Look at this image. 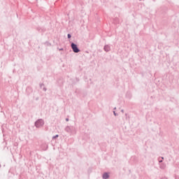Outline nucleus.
Returning <instances> with one entry per match:
<instances>
[{"mask_svg":"<svg viewBox=\"0 0 179 179\" xmlns=\"http://www.w3.org/2000/svg\"><path fill=\"white\" fill-rule=\"evenodd\" d=\"M71 37H72V35H71V34H67V38H71Z\"/></svg>","mask_w":179,"mask_h":179,"instance_id":"nucleus-11","label":"nucleus"},{"mask_svg":"<svg viewBox=\"0 0 179 179\" xmlns=\"http://www.w3.org/2000/svg\"><path fill=\"white\" fill-rule=\"evenodd\" d=\"M59 51H64V48L59 49Z\"/></svg>","mask_w":179,"mask_h":179,"instance_id":"nucleus-15","label":"nucleus"},{"mask_svg":"<svg viewBox=\"0 0 179 179\" xmlns=\"http://www.w3.org/2000/svg\"><path fill=\"white\" fill-rule=\"evenodd\" d=\"M71 47L72 50L76 53L78 54V52H80V49L78 47V45L73 42L71 43Z\"/></svg>","mask_w":179,"mask_h":179,"instance_id":"nucleus-2","label":"nucleus"},{"mask_svg":"<svg viewBox=\"0 0 179 179\" xmlns=\"http://www.w3.org/2000/svg\"><path fill=\"white\" fill-rule=\"evenodd\" d=\"M121 113H124V109H122V110H121Z\"/></svg>","mask_w":179,"mask_h":179,"instance_id":"nucleus-17","label":"nucleus"},{"mask_svg":"<svg viewBox=\"0 0 179 179\" xmlns=\"http://www.w3.org/2000/svg\"><path fill=\"white\" fill-rule=\"evenodd\" d=\"M114 23H115V24H120V19L118 17L114 18Z\"/></svg>","mask_w":179,"mask_h":179,"instance_id":"nucleus-7","label":"nucleus"},{"mask_svg":"<svg viewBox=\"0 0 179 179\" xmlns=\"http://www.w3.org/2000/svg\"><path fill=\"white\" fill-rule=\"evenodd\" d=\"M139 1H142V0H139Z\"/></svg>","mask_w":179,"mask_h":179,"instance_id":"nucleus-19","label":"nucleus"},{"mask_svg":"<svg viewBox=\"0 0 179 179\" xmlns=\"http://www.w3.org/2000/svg\"><path fill=\"white\" fill-rule=\"evenodd\" d=\"M58 136H59V135L56 134L55 136H54L52 137V139H53V140H54V139H57V138H58Z\"/></svg>","mask_w":179,"mask_h":179,"instance_id":"nucleus-10","label":"nucleus"},{"mask_svg":"<svg viewBox=\"0 0 179 179\" xmlns=\"http://www.w3.org/2000/svg\"><path fill=\"white\" fill-rule=\"evenodd\" d=\"M64 131L71 135H76V128L73 126L66 127Z\"/></svg>","mask_w":179,"mask_h":179,"instance_id":"nucleus-1","label":"nucleus"},{"mask_svg":"<svg viewBox=\"0 0 179 179\" xmlns=\"http://www.w3.org/2000/svg\"><path fill=\"white\" fill-rule=\"evenodd\" d=\"M43 86H44V83L40 84V87H43Z\"/></svg>","mask_w":179,"mask_h":179,"instance_id":"nucleus-14","label":"nucleus"},{"mask_svg":"<svg viewBox=\"0 0 179 179\" xmlns=\"http://www.w3.org/2000/svg\"><path fill=\"white\" fill-rule=\"evenodd\" d=\"M103 50L106 52H109V51H111V47L110 46V45H105L103 47Z\"/></svg>","mask_w":179,"mask_h":179,"instance_id":"nucleus-4","label":"nucleus"},{"mask_svg":"<svg viewBox=\"0 0 179 179\" xmlns=\"http://www.w3.org/2000/svg\"><path fill=\"white\" fill-rule=\"evenodd\" d=\"M45 45H46L47 47H51V43L46 41L45 42Z\"/></svg>","mask_w":179,"mask_h":179,"instance_id":"nucleus-9","label":"nucleus"},{"mask_svg":"<svg viewBox=\"0 0 179 179\" xmlns=\"http://www.w3.org/2000/svg\"><path fill=\"white\" fill-rule=\"evenodd\" d=\"M44 126V120L43 119H38L35 122V127L36 128H41Z\"/></svg>","mask_w":179,"mask_h":179,"instance_id":"nucleus-3","label":"nucleus"},{"mask_svg":"<svg viewBox=\"0 0 179 179\" xmlns=\"http://www.w3.org/2000/svg\"><path fill=\"white\" fill-rule=\"evenodd\" d=\"M114 110H117V108H114Z\"/></svg>","mask_w":179,"mask_h":179,"instance_id":"nucleus-18","label":"nucleus"},{"mask_svg":"<svg viewBox=\"0 0 179 179\" xmlns=\"http://www.w3.org/2000/svg\"><path fill=\"white\" fill-rule=\"evenodd\" d=\"M113 115H115V117H117V115H118V114L115 113V111H113Z\"/></svg>","mask_w":179,"mask_h":179,"instance_id":"nucleus-12","label":"nucleus"},{"mask_svg":"<svg viewBox=\"0 0 179 179\" xmlns=\"http://www.w3.org/2000/svg\"><path fill=\"white\" fill-rule=\"evenodd\" d=\"M66 121L68 122V121H69V118H66Z\"/></svg>","mask_w":179,"mask_h":179,"instance_id":"nucleus-16","label":"nucleus"},{"mask_svg":"<svg viewBox=\"0 0 179 179\" xmlns=\"http://www.w3.org/2000/svg\"><path fill=\"white\" fill-rule=\"evenodd\" d=\"M163 160H164V157H163L158 158L159 163H163Z\"/></svg>","mask_w":179,"mask_h":179,"instance_id":"nucleus-8","label":"nucleus"},{"mask_svg":"<svg viewBox=\"0 0 179 179\" xmlns=\"http://www.w3.org/2000/svg\"><path fill=\"white\" fill-rule=\"evenodd\" d=\"M102 178L108 179V178H110V175L108 174V173L105 172V173H103V174L102 176Z\"/></svg>","mask_w":179,"mask_h":179,"instance_id":"nucleus-5","label":"nucleus"},{"mask_svg":"<svg viewBox=\"0 0 179 179\" xmlns=\"http://www.w3.org/2000/svg\"><path fill=\"white\" fill-rule=\"evenodd\" d=\"M159 169H162V170H164L166 169V164L162 163L159 165Z\"/></svg>","mask_w":179,"mask_h":179,"instance_id":"nucleus-6","label":"nucleus"},{"mask_svg":"<svg viewBox=\"0 0 179 179\" xmlns=\"http://www.w3.org/2000/svg\"><path fill=\"white\" fill-rule=\"evenodd\" d=\"M43 92H47V88L46 87H43Z\"/></svg>","mask_w":179,"mask_h":179,"instance_id":"nucleus-13","label":"nucleus"}]
</instances>
